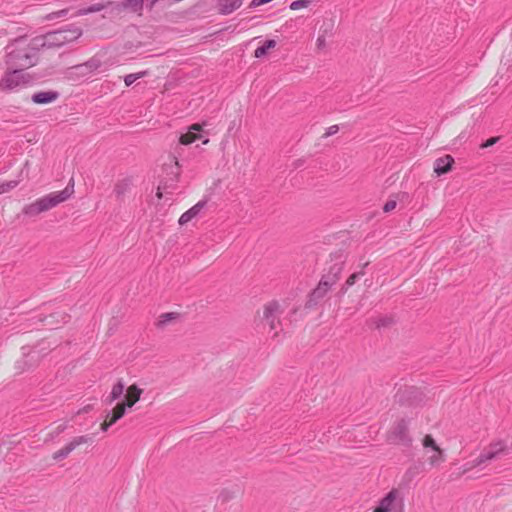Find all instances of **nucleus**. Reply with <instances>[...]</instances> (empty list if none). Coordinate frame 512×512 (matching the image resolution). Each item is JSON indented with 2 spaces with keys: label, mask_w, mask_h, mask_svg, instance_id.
<instances>
[{
  "label": "nucleus",
  "mask_w": 512,
  "mask_h": 512,
  "mask_svg": "<svg viewBox=\"0 0 512 512\" xmlns=\"http://www.w3.org/2000/svg\"><path fill=\"white\" fill-rule=\"evenodd\" d=\"M114 423H111V419L107 422L105 421L104 423L101 424V430L103 432H106L108 430V428L113 425Z\"/></svg>",
  "instance_id": "obj_45"
},
{
  "label": "nucleus",
  "mask_w": 512,
  "mask_h": 512,
  "mask_svg": "<svg viewBox=\"0 0 512 512\" xmlns=\"http://www.w3.org/2000/svg\"><path fill=\"white\" fill-rule=\"evenodd\" d=\"M144 7V0H121L115 3L114 9L117 11L129 10L134 13H140Z\"/></svg>",
  "instance_id": "obj_13"
},
{
  "label": "nucleus",
  "mask_w": 512,
  "mask_h": 512,
  "mask_svg": "<svg viewBox=\"0 0 512 512\" xmlns=\"http://www.w3.org/2000/svg\"><path fill=\"white\" fill-rule=\"evenodd\" d=\"M445 461V454L441 448L433 450V454L428 458V462L432 467L440 465Z\"/></svg>",
  "instance_id": "obj_28"
},
{
  "label": "nucleus",
  "mask_w": 512,
  "mask_h": 512,
  "mask_svg": "<svg viewBox=\"0 0 512 512\" xmlns=\"http://www.w3.org/2000/svg\"><path fill=\"white\" fill-rule=\"evenodd\" d=\"M506 451V444L502 440L491 442L476 458V465L485 466L488 462L495 460L500 454Z\"/></svg>",
  "instance_id": "obj_8"
},
{
  "label": "nucleus",
  "mask_w": 512,
  "mask_h": 512,
  "mask_svg": "<svg viewBox=\"0 0 512 512\" xmlns=\"http://www.w3.org/2000/svg\"><path fill=\"white\" fill-rule=\"evenodd\" d=\"M178 316L177 313L169 312V313H163L159 316L156 326L160 329L164 328L169 322H171L173 319H176Z\"/></svg>",
  "instance_id": "obj_29"
},
{
  "label": "nucleus",
  "mask_w": 512,
  "mask_h": 512,
  "mask_svg": "<svg viewBox=\"0 0 512 512\" xmlns=\"http://www.w3.org/2000/svg\"><path fill=\"white\" fill-rule=\"evenodd\" d=\"M454 158L451 155H445L437 158L434 162V172L438 175H444L452 169Z\"/></svg>",
  "instance_id": "obj_14"
},
{
  "label": "nucleus",
  "mask_w": 512,
  "mask_h": 512,
  "mask_svg": "<svg viewBox=\"0 0 512 512\" xmlns=\"http://www.w3.org/2000/svg\"><path fill=\"white\" fill-rule=\"evenodd\" d=\"M396 205H397L396 200H392V199H390V200H388V201L384 204V206H383V211H384L385 213L391 212L392 210H394V209L396 208Z\"/></svg>",
  "instance_id": "obj_40"
},
{
  "label": "nucleus",
  "mask_w": 512,
  "mask_h": 512,
  "mask_svg": "<svg viewBox=\"0 0 512 512\" xmlns=\"http://www.w3.org/2000/svg\"><path fill=\"white\" fill-rule=\"evenodd\" d=\"M157 197H158L159 199H161V198H162L161 186H159V187H158Z\"/></svg>",
  "instance_id": "obj_47"
},
{
  "label": "nucleus",
  "mask_w": 512,
  "mask_h": 512,
  "mask_svg": "<svg viewBox=\"0 0 512 512\" xmlns=\"http://www.w3.org/2000/svg\"><path fill=\"white\" fill-rule=\"evenodd\" d=\"M202 131V125L200 124H193L189 127L188 132L182 134L179 138V141L183 145H189L193 142H195L198 139H201L200 132Z\"/></svg>",
  "instance_id": "obj_15"
},
{
  "label": "nucleus",
  "mask_w": 512,
  "mask_h": 512,
  "mask_svg": "<svg viewBox=\"0 0 512 512\" xmlns=\"http://www.w3.org/2000/svg\"><path fill=\"white\" fill-rule=\"evenodd\" d=\"M148 74L147 71H141L138 73L128 74L124 77V82L127 87L131 86L135 81L145 77Z\"/></svg>",
  "instance_id": "obj_30"
},
{
  "label": "nucleus",
  "mask_w": 512,
  "mask_h": 512,
  "mask_svg": "<svg viewBox=\"0 0 512 512\" xmlns=\"http://www.w3.org/2000/svg\"><path fill=\"white\" fill-rule=\"evenodd\" d=\"M178 175H179V172H176V174H175L176 179L178 178Z\"/></svg>",
  "instance_id": "obj_50"
},
{
  "label": "nucleus",
  "mask_w": 512,
  "mask_h": 512,
  "mask_svg": "<svg viewBox=\"0 0 512 512\" xmlns=\"http://www.w3.org/2000/svg\"><path fill=\"white\" fill-rule=\"evenodd\" d=\"M316 45L318 49H324L326 46V37L325 35H319L316 40Z\"/></svg>",
  "instance_id": "obj_42"
},
{
  "label": "nucleus",
  "mask_w": 512,
  "mask_h": 512,
  "mask_svg": "<svg viewBox=\"0 0 512 512\" xmlns=\"http://www.w3.org/2000/svg\"><path fill=\"white\" fill-rule=\"evenodd\" d=\"M331 261L333 263L329 266L328 273L339 279L344 268L345 258L342 254H337L331 259Z\"/></svg>",
  "instance_id": "obj_19"
},
{
  "label": "nucleus",
  "mask_w": 512,
  "mask_h": 512,
  "mask_svg": "<svg viewBox=\"0 0 512 512\" xmlns=\"http://www.w3.org/2000/svg\"><path fill=\"white\" fill-rule=\"evenodd\" d=\"M272 0H252L249 4V8L253 9L258 6L264 5L266 3L271 2Z\"/></svg>",
  "instance_id": "obj_43"
},
{
  "label": "nucleus",
  "mask_w": 512,
  "mask_h": 512,
  "mask_svg": "<svg viewBox=\"0 0 512 512\" xmlns=\"http://www.w3.org/2000/svg\"><path fill=\"white\" fill-rule=\"evenodd\" d=\"M60 97V93L54 90L38 91L31 96V100L35 104L43 105L56 101Z\"/></svg>",
  "instance_id": "obj_12"
},
{
  "label": "nucleus",
  "mask_w": 512,
  "mask_h": 512,
  "mask_svg": "<svg viewBox=\"0 0 512 512\" xmlns=\"http://www.w3.org/2000/svg\"><path fill=\"white\" fill-rule=\"evenodd\" d=\"M311 0H296L290 4L291 10H298L300 8H306L311 4Z\"/></svg>",
  "instance_id": "obj_36"
},
{
  "label": "nucleus",
  "mask_w": 512,
  "mask_h": 512,
  "mask_svg": "<svg viewBox=\"0 0 512 512\" xmlns=\"http://www.w3.org/2000/svg\"><path fill=\"white\" fill-rule=\"evenodd\" d=\"M130 179H122L115 184L114 193L118 199H121L130 189Z\"/></svg>",
  "instance_id": "obj_24"
},
{
  "label": "nucleus",
  "mask_w": 512,
  "mask_h": 512,
  "mask_svg": "<svg viewBox=\"0 0 512 512\" xmlns=\"http://www.w3.org/2000/svg\"><path fill=\"white\" fill-rule=\"evenodd\" d=\"M506 451V444L502 440L491 442L476 458V465L485 466L488 462L495 460L500 454Z\"/></svg>",
  "instance_id": "obj_7"
},
{
  "label": "nucleus",
  "mask_w": 512,
  "mask_h": 512,
  "mask_svg": "<svg viewBox=\"0 0 512 512\" xmlns=\"http://www.w3.org/2000/svg\"><path fill=\"white\" fill-rule=\"evenodd\" d=\"M91 441V438L89 436H79L75 437L73 440H71L65 447L61 448L60 450L56 451L53 454V459L56 461L65 459L74 449H76L79 445L85 444Z\"/></svg>",
  "instance_id": "obj_10"
},
{
  "label": "nucleus",
  "mask_w": 512,
  "mask_h": 512,
  "mask_svg": "<svg viewBox=\"0 0 512 512\" xmlns=\"http://www.w3.org/2000/svg\"><path fill=\"white\" fill-rule=\"evenodd\" d=\"M102 66V61L98 57H92L86 62L74 66V69L78 71L81 75L90 74Z\"/></svg>",
  "instance_id": "obj_16"
},
{
  "label": "nucleus",
  "mask_w": 512,
  "mask_h": 512,
  "mask_svg": "<svg viewBox=\"0 0 512 512\" xmlns=\"http://www.w3.org/2000/svg\"><path fill=\"white\" fill-rule=\"evenodd\" d=\"M339 279L337 277H333L330 273H326L322 276L321 281L327 282V285L331 288L333 285L337 283Z\"/></svg>",
  "instance_id": "obj_38"
},
{
  "label": "nucleus",
  "mask_w": 512,
  "mask_h": 512,
  "mask_svg": "<svg viewBox=\"0 0 512 512\" xmlns=\"http://www.w3.org/2000/svg\"><path fill=\"white\" fill-rule=\"evenodd\" d=\"M330 289L331 288L327 285V282L320 280L317 287L310 293L306 306L308 308L316 306Z\"/></svg>",
  "instance_id": "obj_11"
},
{
  "label": "nucleus",
  "mask_w": 512,
  "mask_h": 512,
  "mask_svg": "<svg viewBox=\"0 0 512 512\" xmlns=\"http://www.w3.org/2000/svg\"><path fill=\"white\" fill-rule=\"evenodd\" d=\"M73 190L69 187L57 192H52L41 198H38L34 202L27 204L23 207L22 213L28 217H36L43 212H47L52 208L58 206L60 203L69 199Z\"/></svg>",
  "instance_id": "obj_2"
},
{
  "label": "nucleus",
  "mask_w": 512,
  "mask_h": 512,
  "mask_svg": "<svg viewBox=\"0 0 512 512\" xmlns=\"http://www.w3.org/2000/svg\"><path fill=\"white\" fill-rule=\"evenodd\" d=\"M499 139H500V137H491V138L487 139L485 142H483L480 147L483 149L491 147L494 144H496L499 141Z\"/></svg>",
  "instance_id": "obj_41"
},
{
  "label": "nucleus",
  "mask_w": 512,
  "mask_h": 512,
  "mask_svg": "<svg viewBox=\"0 0 512 512\" xmlns=\"http://www.w3.org/2000/svg\"><path fill=\"white\" fill-rule=\"evenodd\" d=\"M36 354V351H31L28 355L25 356V358L17 361L16 368L19 370V372L28 370L36 364L38 361V356H36Z\"/></svg>",
  "instance_id": "obj_20"
},
{
  "label": "nucleus",
  "mask_w": 512,
  "mask_h": 512,
  "mask_svg": "<svg viewBox=\"0 0 512 512\" xmlns=\"http://www.w3.org/2000/svg\"><path fill=\"white\" fill-rule=\"evenodd\" d=\"M67 13H68V9H62V10H59V11L52 12V13L48 14L46 16V19L47 20H54V19L66 16Z\"/></svg>",
  "instance_id": "obj_37"
},
{
  "label": "nucleus",
  "mask_w": 512,
  "mask_h": 512,
  "mask_svg": "<svg viewBox=\"0 0 512 512\" xmlns=\"http://www.w3.org/2000/svg\"><path fill=\"white\" fill-rule=\"evenodd\" d=\"M279 308V303L276 301H271L264 306L263 320L269 325L271 331L276 330L279 325Z\"/></svg>",
  "instance_id": "obj_9"
},
{
  "label": "nucleus",
  "mask_w": 512,
  "mask_h": 512,
  "mask_svg": "<svg viewBox=\"0 0 512 512\" xmlns=\"http://www.w3.org/2000/svg\"><path fill=\"white\" fill-rule=\"evenodd\" d=\"M422 445L424 448H431L432 450H436L437 448H440L431 435H426L423 438Z\"/></svg>",
  "instance_id": "obj_34"
},
{
  "label": "nucleus",
  "mask_w": 512,
  "mask_h": 512,
  "mask_svg": "<svg viewBox=\"0 0 512 512\" xmlns=\"http://www.w3.org/2000/svg\"><path fill=\"white\" fill-rule=\"evenodd\" d=\"M276 46V41L273 39L266 40L263 45L256 48L254 51V56L256 58H261L267 54V52Z\"/></svg>",
  "instance_id": "obj_26"
},
{
  "label": "nucleus",
  "mask_w": 512,
  "mask_h": 512,
  "mask_svg": "<svg viewBox=\"0 0 512 512\" xmlns=\"http://www.w3.org/2000/svg\"><path fill=\"white\" fill-rule=\"evenodd\" d=\"M59 31H61L62 36L65 37V44L77 40L82 35L81 28L75 25H69L66 28L59 29Z\"/></svg>",
  "instance_id": "obj_21"
},
{
  "label": "nucleus",
  "mask_w": 512,
  "mask_h": 512,
  "mask_svg": "<svg viewBox=\"0 0 512 512\" xmlns=\"http://www.w3.org/2000/svg\"><path fill=\"white\" fill-rule=\"evenodd\" d=\"M64 429H65V426H60V427L58 428L57 433L59 434V433L63 432V430H64Z\"/></svg>",
  "instance_id": "obj_48"
},
{
  "label": "nucleus",
  "mask_w": 512,
  "mask_h": 512,
  "mask_svg": "<svg viewBox=\"0 0 512 512\" xmlns=\"http://www.w3.org/2000/svg\"><path fill=\"white\" fill-rule=\"evenodd\" d=\"M6 63L12 68L27 69L37 64L39 48L33 45V38L14 39L5 47Z\"/></svg>",
  "instance_id": "obj_1"
},
{
  "label": "nucleus",
  "mask_w": 512,
  "mask_h": 512,
  "mask_svg": "<svg viewBox=\"0 0 512 512\" xmlns=\"http://www.w3.org/2000/svg\"><path fill=\"white\" fill-rule=\"evenodd\" d=\"M208 142H209V139H208V138H206V139H204V140H203V144H207Z\"/></svg>",
  "instance_id": "obj_49"
},
{
  "label": "nucleus",
  "mask_w": 512,
  "mask_h": 512,
  "mask_svg": "<svg viewBox=\"0 0 512 512\" xmlns=\"http://www.w3.org/2000/svg\"><path fill=\"white\" fill-rule=\"evenodd\" d=\"M420 397L421 396V393L414 387H409V388H406L403 390V392H401V394L399 395V402L401 403H410V404H413L415 403V401H412V397L413 398H417V397Z\"/></svg>",
  "instance_id": "obj_23"
},
{
  "label": "nucleus",
  "mask_w": 512,
  "mask_h": 512,
  "mask_svg": "<svg viewBox=\"0 0 512 512\" xmlns=\"http://www.w3.org/2000/svg\"><path fill=\"white\" fill-rule=\"evenodd\" d=\"M104 8V5L102 4H94L92 6H89L88 8L82 10L80 14H88L93 12L101 11Z\"/></svg>",
  "instance_id": "obj_39"
},
{
  "label": "nucleus",
  "mask_w": 512,
  "mask_h": 512,
  "mask_svg": "<svg viewBox=\"0 0 512 512\" xmlns=\"http://www.w3.org/2000/svg\"><path fill=\"white\" fill-rule=\"evenodd\" d=\"M373 512H405L402 493L396 488L391 489L380 499Z\"/></svg>",
  "instance_id": "obj_3"
},
{
  "label": "nucleus",
  "mask_w": 512,
  "mask_h": 512,
  "mask_svg": "<svg viewBox=\"0 0 512 512\" xmlns=\"http://www.w3.org/2000/svg\"><path fill=\"white\" fill-rule=\"evenodd\" d=\"M394 323V319L390 316L379 317L375 320L376 328H387L390 327Z\"/></svg>",
  "instance_id": "obj_32"
},
{
  "label": "nucleus",
  "mask_w": 512,
  "mask_h": 512,
  "mask_svg": "<svg viewBox=\"0 0 512 512\" xmlns=\"http://www.w3.org/2000/svg\"><path fill=\"white\" fill-rule=\"evenodd\" d=\"M141 394L142 390L138 388L136 385L129 386L124 400L127 407L131 408L137 401H139Z\"/></svg>",
  "instance_id": "obj_22"
},
{
  "label": "nucleus",
  "mask_w": 512,
  "mask_h": 512,
  "mask_svg": "<svg viewBox=\"0 0 512 512\" xmlns=\"http://www.w3.org/2000/svg\"><path fill=\"white\" fill-rule=\"evenodd\" d=\"M124 391V384L121 380H119L112 388L110 395L107 397L106 402L108 404H112L115 400H117Z\"/></svg>",
  "instance_id": "obj_25"
},
{
  "label": "nucleus",
  "mask_w": 512,
  "mask_h": 512,
  "mask_svg": "<svg viewBox=\"0 0 512 512\" xmlns=\"http://www.w3.org/2000/svg\"><path fill=\"white\" fill-rule=\"evenodd\" d=\"M477 467H481V465H476V458H475L474 460L462 465V467L460 468L461 471H460L459 475L462 476Z\"/></svg>",
  "instance_id": "obj_35"
},
{
  "label": "nucleus",
  "mask_w": 512,
  "mask_h": 512,
  "mask_svg": "<svg viewBox=\"0 0 512 512\" xmlns=\"http://www.w3.org/2000/svg\"><path fill=\"white\" fill-rule=\"evenodd\" d=\"M206 204H207L206 200H201L198 203H196L193 207L188 209L186 212H184L180 216L179 221H178L179 224L180 225L187 224L189 221H191L193 218H195L200 213V211L206 206Z\"/></svg>",
  "instance_id": "obj_18"
},
{
  "label": "nucleus",
  "mask_w": 512,
  "mask_h": 512,
  "mask_svg": "<svg viewBox=\"0 0 512 512\" xmlns=\"http://www.w3.org/2000/svg\"><path fill=\"white\" fill-rule=\"evenodd\" d=\"M242 3V0H217L218 12L221 15H229L239 9Z\"/></svg>",
  "instance_id": "obj_17"
},
{
  "label": "nucleus",
  "mask_w": 512,
  "mask_h": 512,
  "mask_svg": "<svg viewBox=\"0 0 512 512\" xmlns=\"http://www.w3.org/2000/svg\"><path fill=\"white\" fill-rule=\"evenodd\" d=\"M362 275H364V271L363 270L351 274L348 277V279L346 280L345 285L342 288V292L345 293L347 291V289L349 287H351L352 285H354L356 283V281L359 279V277L362 276Z\"/></svg>",
  "instance_id": "obj_31"
},
{
  "label": "nucleus",
  "mask_w": 512,
  "mask_h": 512,
  "mask_svg": "<svg viewBox=\"0 0 512 512\" xmlns=\"http://www.w3.org/2000/svg\"><path fill=\"white\" fill-rule=\"evenodd\" d=\"M157 2H158V0H146V7L149 10H152Z\"/></svg>",
  "instance_id": "obj_46"
},
{
  "label": "nucleus",
  "mask_w": 512,
  "mask_h": 512,
  "mask_svg": "<svg viewBox=\"0 0 512 512\" xmlns=\"http://www.w3.org/2000/svg\"><path fill=\"white\" fill-rule=\"evenodd\" d=\"M127 405L125 402L118 403L111 412V423H116L119 419H121L126 412Z\"/></svg>",
  "instance_id": "obj_27"
},
{
  "label": "nucleus",
  "mask_w": 512,
  "mask_h": 512,
  "mask_svg": "<svg viewBox=\"0 0 512 512\" xmlns=\"http://www.w3.org/2000/svg\"><path fill=\"white\" fill-rule=\"evenodd\" d=\"M338 131H339V127H338V125H332V126H330V127L326 130V132H325V134H324V137H330V136H332V135L336 134Z\"/></svg>",
  "instance_id": "obj_44"
},
{
  "label": "nucleus",
  "mask_w": 512,
  "mask_h": 512,
  "mask_svg": "<svg viewBox=\"0 0 512 512\" xmlns=\"http://www.w3.org/2000/svg\"><path fill=\"white\" fill-rule=\"evenodd\" d=\"M408 425V420L400 419L389 433L388 440L393 444L410 447L412 437L409 435Z\"/></svg>",
  "instance_id": "obj_6"
},
{
  "label": "nucleus",
  "mask_w": 512,
  "mask_h": 512,
  "mask_svg": "<svg viewBox=\"0 0 512 512\" xmlns=\"http://www.w3.org/2000/svg\"><path fill=\"white\" fill-rule=\"evenodd\" d=\"M24 69L14 68L4 74L0 80V90L12 91L18 87H23L31 82V77Z\"/></svg>",
  "instance_id": "obj_4"
},
{
  "label": "nucleus",
  "mask_w": 512,
  "mask_h": 512,
  "mask_svg": "<svg viewBox=\"0 0 512 512\" xmlns=\"http://www.w3.org/2000/svg\"><path fill=\"white\" fill-rule=\"evenodd\" d=\"M33 45L41 49H55L65 45V37L62 36L61 31H50L44 35H39L33 38Z\"/></svg>",
  "instance_id": "obj_5"
},
{
  "label": "nucleus",
  "mask_w": 512,
  "mask_h": 512,
  "mask_svg": "<svg viewBox=\"0 0 512 512\" xmlns=\"http://www.w3.org/2000/svg\"><path fill=\"white\" fill-rule=\"evenodd\" d=\"M20 180L6 181L0 184V194H4L18 186Z\"/></svg>",
  "instance_id": "obj_33"
}]
</instances>
